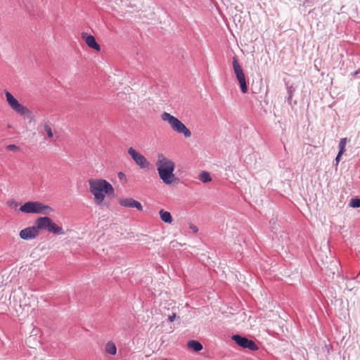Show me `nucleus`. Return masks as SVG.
I'll use <instances>...</instances> for the list:
<instances>
[{
  "label": "nucleus",
  "mask_w": 360,
  "mask_h": 360,
  "mask_svg": "<svg viewBox=\"0 0 360 360\" xmlns=\"http://www.w3.org/2000/svg\"><path fill=\"white\" fill-rule=\"evenodd\" d=\"M349 206L353 208L360 207V198H352L349 202Z\"/></svg>",
  "instance_id": "18"
},
{
  "label": "nucleus",
  "mask_w": 360,
  "mask_h": 360,
  "mask_svg": "<svg viewBox=\"0 0 360 360\" xmlns=\"http://www.w3.org/2000/svg\"><path fill=\"white\" fill-rule=\"evenodd\" d=\"M120 205L125 207L136 208L139 211L143 210L141 204L131 198L121 199L120 200Z\"/></svg>",
  "instance_id": "11"
},
{
  "label": "nucleus",
  "mask_w": 360,
  "mask_h": 360,
  "mask_svg": "<svg viewBox=\"0 0 360 360\" xmlns=\"http://www.w3.org/2000/svg\"><path fill=\"white\" fill-rule=\"evenodd\" d=\"M360 73V69L357 70L356 71H355L354 72H353L352 75H356Z\"/></svg>",
  "instance_id": "26"
},
{
  "label": "nucleus",
  "mask_w": 360,
  "mask_h": 360,
  "mask_svg": "<svg viewBox=\"0 0 360 360\" xmlns=\"http://www.w3.org/2000/svg\"><path fill=\"white\" fill-rule=\"evenodd\" d=\"M39 230H44L51 233L56 235H64L63 228L56 224L50 217L47 216L38 217L35 221Z\"/></svg>",
  "instance_id": "5"
},
{
  "label": "nucleus",
  "mask_w": 360,
  "mask_h": 360,
  "mask_svg": "<svg viewBox=\"0 0 360 360\" xmlns=\"http://www.w3.org/2000/svg\"><path fill=\"white\" fill-rule=\"evenodd\" d=\"M20 211L26 214H40L47 215L53 212L50 206L44 205L39 201H28L20 207Z\"/></svg>",
  "instance_id": "3"
},
{
  "label": "nucleus",
  "mask_w": 360,
  "mask_h": 360,
  "mask_svg": "<svg viewBox=\"0 0 360 360\" xmlns=\"http://www.w3.org/2000/svg\"><path fill=\"white\" fill-rule=\"evenodd\" d=\"M39 229L37 225L27 227L20 231L19 236L23 240H32L37 238L39 235Z\"/></svg>",
  "instance_id": "10"
},
{
  "label": "nucleus",
  "mask_w": 360,
  "mask_h": 360,
  "mask_svg": "<svg viewBox=\"0 0 360 360\" xmlns=\"http://www.w3.org/2000/svg\"><path fill=\"white\" fill-rule=\"evenodd\" d=\"M287 91H288V94L287 101H288V103L290 104L291 99L292 98V96H293V93L295 91V88L292 86H289L287 87Z\"/></svg>",
  "instance_id": "19"
},
{
  "label": "nucleus",
  "mask_w": 360,
  "mask_h": 360,
  "mask_svg": "<svg viewBox=\"0 0 360 360\" xmlns=\"http://www.w3.org/2000/svg\"><path fill=\"white\" fill-rule=\"evenodd\" d=\"M159 214L160 217L163 222L167 224H171L172 222L173 219L169 212L165 211L164 210H160Z\"/></svg>",
  "instance_id": "14"
},
{
  "label": "nucleus",
  "mask_w": 360,
  "mask_h": 360,
  "mask_svg": "<svg viewBox=\"0 0 360 360\" xmlns=\"http://www.w3.org/2000/svg\"><path fill=\"white\" fill-rule=\"evenodd\" d=\"M199 179L202 182V183H207V182H210L212 181V178L210 176V174L209 172H202L199 175Z\"/></svg>",
  "instance_id": "17"
},
{
  "label": "nucleus",
  "mask_w": 360,
  "mask_h": 360,
  "mask_svg": "<svg viewBox=\"0 0 360 360\" xmlns=\"http://www.w3.org/2000/svg\"><path fill=\"white\" fill-rule=\"evenodd\" d=\"M189 228L193 231V233H197L198 231V228L193 224H190Z\"/></svg>",
  "instance_id": "24"
},
{
  "label": "nucleus",
  "mask_w": 360,
  "mask_h": 360,
  "mask_svg": "<svg viewBox=\"0 0 360 360\" xmlns=\"http://www.w3.org/2000/svg\"><path fill=\"white\" fill-rule=\"evenodd\" d=\"M233 68L236 78L239 82L241 91L243 94L247 93L248 86L246 84L245 76L236 56L233 57Z\"/></svg>",
  "instance_id": "7"
},
{
  "label": "nucleus",
  "mask_w": 360,
  "mask_h": 360,
  "mask_svg": "<svg viewBox=\"0 0 360 360\" xmlns=\"http://www.w3.org/2000/svg\"><path fill=\"white\" fill-rule=\"evenodd\" d=\"M161 118L164 122H167L175 132L183 134L185 138L191 137V132L189 129L177 117L169 112H164L161 115Z\"/></svg>",
  "instance_id": "4"
},
{
  "label": "nucleus",
  "mask_w": 360,
  "mask_h": 360,
  "mask_svg": "<svg viewBox=\"0 0 360 360\" xmlns=\"http://www.w3.org/2000/svg\"><path fill=\"white\" fill-rule=\"evenodd\" d=\"M82 38L85 40V42L89 47L96 51H100V45L96 42V39L93 35L82 33Z\"/></svg>",
  "instance_id": "12"
},
{
  "label": "nucleus",
  "mask_w": 360,
  "mask_h": 360,
  "mask_svg": "<svg viewBox=\"0 0 360 360\" xmlns=\"http://www.w3.org/2000/svg\"><path fill=\"white\" fill-rule=\"evenodd\" d=\"M44 130L46 132L47 134V136L49 137V138H52L53 136V134L52 132V129H51V127L49 126V124H48L47 123H46L44 124Z\"/></svg>",
  "instance_id": "20"
},
{
  "label": "nucleus",
  "mask_w": 360,
  "mask_h": 360,
  "mask_svg": "<svg viewBox=\"0 0 360 360\" xmlns=\"http://www.w3.org/2000/svg\"><path fill=\"white\" fill-rule=\"evenodd\" d=\"M128 153L136 162V164L141 169L148 168L150 162L141 153L136 151L132 147L128 149Z\"/></svg>",
  "instance_id": "9"
},
{
  "label": "nucleus",
  "mask_w": 360,
  "mask_h": 360,
  "mask_svg": "<svg viewBox=\"0 0 360 360\" xmlns=\"http://www.w3.org/2000/svg\"><path fill=\"white\" fill-rule=\"evenodd\" d=\"M105 352L111 355H115L117 352V347L114 342L112 341L108 342L105 345Z\"/></svg>",
  "instance_id": "16"
},
{
  "label": "nucleus",
  "mask_w": 360,
  "mask_h": 360,
  "mask_svg": "<svg viewBox=\"0 0 360 360\" xmlns=\"http://www.w3.org/2000/svg\"><path fill=\"white\" fill-rule=\"evenodd\" d=\"M5 96L6 101L10 108L15 112L21 116H30L31 115L30 110L23 105L19 103V101L13 96V94L8 91H5Z\"/></svg>",
  "instance_id": "6"
},
{
  "label": "nucleus",
  "mask_w": 360,
  "mask_h": 360,
  "mask_svg": "<svg viewBox=\"0 0 360 360\" xmlns=\"http://www.w3.org/2000/svg\"><path fill=\"white\" fill-rule=\"evenodd\" d=\"M117 176L120 180L127 181L126 175L123 172H118Z\"/></svg>",
  "instance_id": "23"
},
{
  "label": "nucleus",
  "mask_w": 360,
  "mask_h": 360,
  "mask_svg": "<svg viewBox=\"0 0 360 360\" xmlns=\"http://www.w3.org/2000/svg\"><path fill=\"white\" fill-rule=\"evenodd\" d=\"M231 339L240 347L244 349H249L251 351H257L259 347L256 343L245 336L233 335Z\"/></svg>",
  "instance_id": "8"
},
{
  "label": "nucleus",
  "mask_w": 360,
  "mask_h": 360,
  "mask_svg": "<svg viewBox=\"0 0 360 360\" xmlns=\"http://www.w3.org/2000/svg\"><path fill=\"white\" fill-rule=\"evenodd\" d=\"M90 192L94 195L98 203H101L105 198V194L113 193L112 185L104 179L89 181Z\"/></svg>",
  "instance_id": "2"
},
{
  "label": "nucleus",
  "mask_w": 360,
  "mask_h": 360,
  "mask_svg": "<svg viewBox=\"0 0 360 360\" xmlns=\"http://www.w3.org/2000/svg\"><path fill=\"white\" fill-rule=\"evenodd\" d=\"M347 143V138H342L340 139V141L339 142V145H338L339 150H338L336 158H335V160L333 161L334 165H338V164L340 161V158L345 151V146H346Z\"/></svg>",
  "instance_id": "13"
},
{
  "label": "nucleus",
  "mask_w": 360,
  "mask_h": 360,
  "mask_svg": "<svg viewBox=\"0 0 360 360\" xmlns=\"http://www.w3.org/2000/svg\"><path fill=\"white\" fill-rule=\"evenodd\" d=\"M8 205L11 207L16 208V207L18 206V202H16V201H15V200H11L8 201Z\"/></svg>",
  "instance_id": "22"
},
{
  "label": "nucleus",
  "mask_w": 360,
  "mask_h": 360,
  "mask_svg": "<svg viewBox=\"0 0 360 360\" xmlns=\"http://www.w3.org/2000/svg\"><path fill=\"white\" fill-rule=\"evenodd\" d=\"M176 319V314L173 313L172 315L168 316V321L169 322H173Z\"/></svg>",
  "instance_id": "25"
},
{
  "label": "nucleus",
  "mask_w": 360,
  "mask_h": 360,
  "mask_svg": "<svg viewBox=\"0 0 360 360\" xmlns=\"http://www.w3.org/2000/svg\"><path fill=\"white\" fill-rule=\"evenodd\" d=\"M157 170L161 180L167 185L172 184L175 179L174 162L165 157L162 153L158 154L156 162Z\"/></svg>",
  "instance_id": "1"
},
{
  "label": "nucleus",
  "mask_w": 360,
  "mask_h": 360,
  "mask_svg": "<svg viewBox=\"0 0 360 360\" xmlns=\"http://www.w3.org/2000/svg\"><path fill=\"white\" fill-rule=\"evenodd\" d=\"M188 347L195 352H200L203 348L202 344L199 341L195 340L188 341Z\"/></svg>",
  "instance_id": "15"
},
{
  "label": "nucleus",
  "mask_w": 360,
  "mask_h": 360,
  "mask_svg": "<svg viewBox=\"0 0 360 360\" xmlns=\"http://www.w3.org/2000/svg\"><path fill=\"white\" fill-rule=\"evenodd\" d=\"M19 149V147L14 145V144H10L6 146V150L9 151H15Z\"/></svg>",
  "instance_id": "21"
}]
</instances>
